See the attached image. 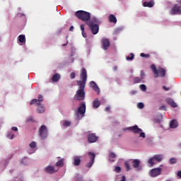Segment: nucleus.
I'll return each mask as SVG.
<instances>
[{
	"label": "nucleus",
	"instance_id": "nucleus-1",
	"mask_svg": "<svg viewBox=\"0 0 181 181\" xmlns=\"http://www.w3.org/2000/svg\"><path fill=\"white\" fill-rule=\"evenodd\" d=\"M81 81H77L76 84L78 86V89L77 90L74 98L76 101H82L86 98V92L84 89L86 88V83H87V70L83 68L80 73Z\"/></svg>",
	"mask_w": 181,
	"mask_h": 181
},
{
	"label": "nucleus",
	"instance_id": "nucleus-2",
	"mask_svg": "<svg viewBox=\"0 0 181 181\" xmlns=\"http://www.w3.org/2000/svg\"><path fill=\"white\" fill-rule=\"evenodd\" d=\"M86 25H88V28L90 29L93 35H97L100 30V27L98 25H101V20L94 17L89 21V22H87Z\"/></svg>",
	"mask_w": 181,
	"mask_h": 181
},
{
	"label": "nucleus",
	"instance_id": "nucleus-3",
	"mask_svg": "<svg viewBox=\"0 0 181 181\" xmlns=\"http://www.w3.org/2000/svg\"><path fill=\"white\" fill-rule=\"evenodd\" d=\"M75 16L78 19L83 21V22H90V19H91V14L89 12L85 11H78L75 13Z\"/></svg>",
	"mask_w": 181,
	"mask_h": 181
},
{
	"label": "nucleus",
	"instance_id": "nucleus-4",
	"mask_svg": "<svg viewBox=\"0 0 181 181\" xmlns=\"http://www.w3.org/2000/svg\"><path fill=\"white\" fill-rule=\"evenodd\" d=\"M151 69L154 74L155 78H158V77H165L166 76V71L165 69L159 67L156 69V66L155 64H151Z\"/></svg>",
	"mask_w": 181,
	"mask_h": 181
},
{
	"label": "nucleus",
	"instance_id": "nucleus-5",
	"mask_svg": "<svg viewBox=\"0 0 181 181\" xmlns=\"http://www.w3.org/2000/svg\"><path fill=\"white\" fill-rule=\"evenodd\" d=\"M38 135L41 139V141H45L46 138H47V135H49V132L47 131V127L43 124L42 125L38 130Z\"/></svg>",
	"mask_w": 181,
	"mask_h": 181
},
{
	"label": "nucleus",
	"instance_id": "nucleus-6",
	"mask_svg": "<svg viewBox=\"0 0 181 181\" xmlns=\"http://www.w3.org/2000/svg\"><path fill=\"white\" fill-rule=\"evenodd\" d=\"M162 159H163V155H154L148 159V164L152 168L156 164L155 160L156 162H162Z\"/></svg>",
	"mask_w": 181,
	"mask_h": 181
},
{
	"label": "nucleus",
	"instance_id": "nucleus-7",
	"mask_svg": "<svg viewBox=\"0 0 181 181\" xmlns=\"http://www.w3.org/2000/svg\"><path fill=\"white\" fill-rule=\"evenodd\" d=\"M177 4H175L170 11V15H181V0L177 1ZM180 5V6H179Z\"/></svg>",
	"mask_w": 181,
	"mask_h": 181
},
{
	"label": "nucleus",
	"instance_id": "nucleus-8",
	"mask_svg": "<svg viewBox=\"0 0 181 181\" xmlns=\"http://www.w3.org/2000/svg\"><path fill=\"white\" fill-rule=\"evenodd\" d=\"M84 114H86V102L81 103L79 107L77 110L76 115L77 118H80V115L81 118H83V117H84Z\"/></svg>",
	"mask_w": 181,
	"mask_h": 181
},
{
	"label": "nucleus",
	"instance_id": "nucleus-9",
	"mask_svg": "<svg viewBox=\"0 0 181 181\" xmlns=\"http://www.w3.org/2000/svg\"><path fill=\"white\" fill-rule=\"evenodd\" d=\"M127 129H129V131H132V132H133V134H139L140 138L146 137L145 134L144 132H142V130L139 127H138V125L130 127L127 128Z\"/></svg>",
	"mask_w": 181,
	"mask_h": 181
},
{
	"label": "nucleus",
	"instance_id": "nucleus-10",
	"mask_svg": "<svg viewBox=\"0 0 181 181\" xmlns=\"http://www.w3.org/2000/svg\"><path fill=\"white\" fill-rule=\"evenodd\" d=\"M160 173H162V168H160L152 169L149 172L151 177H156L157 176H159Z\"/></svg>",
	"mask_w": 181,
	"mask_h": 181
},
{
	"label": "nucleus",
	"instance_id": "nucleus-11",
	"mask_svg": "<svg viewBox=\"0 0 181 181\" xmlns=\"http://www.w3.org/2000/svg\"><path fill=\"white\" fill-rule=\"evenodd\" d=\"M88 155L90 159V161L86 164V168H91L94 165V160L95 159V153L93 152H88Z\"/></svg>",
	"mask_w": 181,
	"mask_h": 181
},
{
	"label": "nucleus",
	"instance_id": "nucleus-12",
	"mask_svg": "<svg viewBox=\"0 0 181 181\" xmlns=\"http://www.w3.org/2000/svg\"><path fill=\"white\" fill-rule=\"evenodd\" d=\"M87 138L89 144H94L96 141L98 140V137L94 133L88 134Z\"/></svg>",
	"mask_w": 181,
	"mask_h": 181
},
{
	"label": "nucleus",
	"instance_id": "nucleus-13",
	"mask_svg": "<svg viewBox=\"0 0 181 181\" xmlns=\"http://www.w3.org/2000/svg\"><path fill=\"white\" fill-rule=\"evenodd\" d=\"M101 43L103 50H108V47H110V40L107 38H103L101 40Z\"/></svg>",
	"mask_w": 181,
	"mask_h": 181
},
{
	"label": "nucleus",
	"instance_id": "nucleus-14",
	"mask_svg": "<svg viewBox=\"0 0 181 181\" xmlns=\"http://www.w3.org/2000/svg\"><path fill=\"white\" fill-rule=\"evenodd\" d=\"M46 173H49V175H53V173H56L57 170H54V168L52 165H48L44 169Z\"/></svg>",
	"mask_w": 181,
	"mask_h": 181
},
{
	"label": "nucleus",
	"instance_id": "nucleus-15",
	"mask_svg": "<svg viewBox=\"0 0 181 181\" xmlns=\"http://www.w3.org/2000/svg\"><path fill=\"white\" fill-rule=\"evenodd\" d=\"M90 87L93 88L94 91L98 93V94H100V88H98V86L95 81H90Z\"/></svg>",
	"mask_w": 181,
	"mask_h": 181
},
{
	"label": "nucleus",
	"instance_id": "nucleus-16",
	"mask_svg": "<svg viewBox=\"0 0 181 181\" xmlns=\"http://www.w3.org/2000/svg\"><path fill=\"white\" fill-rule=\"evenodd\" d=\"M166 101H167V103L168 104V105H170L171 107H173V108H176V107H177V104H176V103H175L173 99L167 98Z\"/></svg>",
	"mask_w": 181,
	"mask_h": 181
},
{
	"label": "nucleus",
	"instance_id": "nucleus-17",
	"mask_svg": "<svg viewBox=\"0 0 181 181\" xmlns=\"http://www.w3.org/2000/svg\"><path fill=\"white\" fill-rule=\"evenodd\" d=\"M80 163H81V158L79 156H75L74 158L73 164L74 166H80Z\"/></svg>",
	"mask_w": 181,
	"mask_h": 181
},
{
	"label": "nucleus",
	"instance_id": "nucleus-18",
	"mask_svg": "<svg viewBox=\"0 0 181 181\" xmlns=\"http://www.w3.org/2000/svg\"><path fill=\"white\" fill-rule=\"evenodd\" d=\"M178 126H179V124L177 123V119H173L170 123V128L175 129V128H177Z\"/></svg>",
	"mask_w": 181,
	"mask_h": 181
},
{
	"label": "nucleus",
	"instance_id": "nucleus-19",
	"mask_svg": "<svg viewBox=\"0 0 181 181\" xmlns=\"http://www.w3.org/2000/svg\"><path fill=\"white\" fill-rule=\"evenodd\" d=\"M153 5H155V3L153 2V1H145L143 3V6L144 7H148V8H152V6H153Z\"/></svg>",
	"mask_w": 181,
	"mask_h": 181
},
{
	"label": "nucleus",
	"instance_id": "nucleus-20",
	"mask_svg": "<svg viewBox=\"0 0 181 181\" xmlns=\"http://www.w3.org/2000/svg\"><path fill=\"white\" fill-rule=\"evenodd\" d=\"M108 19L110 23H117V17H115L114 14H110L108 16Z\"/></svg>",
	"mask_w": 181,
	"mask_h": 181
},
{
	"label": "nucleus",
	"instance_id": "nucleus-21",
	"mask_svg": "<svg viewBox=\"0 0 181 181\" xmlns=\"http://www.w3.org/2000/svg\"><path fill=\"white\" fill-rule=\"evenodd\" d=\"M60 80V74H55L52 76V81L53 83H57Z\"/></svg>",
	"mask_w": 181,
	"mask_h": 181
},
{
	"label": "nucleus",
	"instance_id": "nucleus-22",
	"mask_svg": "<svg viewBox=\"0 0 181 181\" xmlns=\"http://www.w3.org/2000/svg\"><path fill=\"white\" fill-rule=\"evenodd\" d=\"M141 164V161L138 159H134L132 162V167L134 168H139V165Z\"/></svg>",
	"mask_w": 181,
	"mask_h": 181
},
{
	"label": "nucleus",
	"instance_id": "nucleus-23",
	"mask_svg": "<svg viewBox=\"0 0 181 181\" xmlns=\"http://www.w3.org/2000/svg\"><path fill=\"white\" fill-rule=\"evenodd\" d=\"M18 41L20 43H22V45H25V43H26V37L25 35H20L18 36Z\"/></svg>",
	"mask_w": 181,
	"mask_h": 181
},
{
	"label": "nucleus",
	"instance_id": "nucleus-24",
	"mask_svg": "<svg viewBox=\"0 0 181 181\" xmlns=\"http://www.w3.org/2000/svg\"><path fill=\"white\" fill-rule=\"evenodd\" d=\"M37 112H39L40 114H42V112H45V106L41 105L40 103H37Z\"/></svg>",
	"mask_w": 181,
	"mask_h": 181
},
{
	"label": "nucleus",
	"instance_id": "nucleus-25",
	"mask_svg": "<svg viewBox=\"0 0 181 181\" xmlns=\"http://www.w3.org/2000/svg\"><path fill=\"white\" fill-rule=\"evenodd\" d=\"M101 105V102L98 100V99H95L93 103V108H98Z\"/></svg>",
	"mask_w": 181,
	"mask_h": 181
},
{
	"label": "nucleus",
	"instance_id": "nucleus-26",
	"mask_svg": "<svg viewBox=\"0 0 181 181\" xmlns=\"http://www.w3.org/2000/svg\"><path fill=\"white\" fill-rule=\"evenodd\" d=\"M56 166H58L59 168H63L64 166V159H61L59 161L56 163Z\"/></svg>",
	"mask_w": 181,
	"mask_h": 181
},
{
	"label": "nucleus",
	"instance_id": "nucleus-27",
	"mask_svg": "<svg viewBox=\"0 0 181 181\" xmlns=\"http://www.w3.org/2000/svg\"><path fill=\"white\" fill-rule=\"evenodd\" d=\"M124 168H126L127 172H129L132 168L131 167V165H129V162L125 161L124 162Z\"/></svg>",
	"mask_w": 181,
	"mask_h": 181
},
{
	"label": "nucleus",
	"instance_id": "nucleus-28",
	"mask_svg": "<svg viewBox=\"0 0 181 181\" xmlns=\"http://www.w3.org/2000/svg\"><path fill=\"white\" fill-rule=\"evenodd\" d=\"M134 57H135L134 53H130V55L126 57V60H134Z\"/></svg>",
	"mask_w": 181,
	"mask_h": 181
},
{
	"label": "nucleus",
	"instance_id": "nucleus-29",
	"mask_svg": "<svg viewBox=\"0 0 181 181\" xmlns=\"http://www.w3.org/2000/svg\"><path fill=\"white\" fill-rule=\"evenodd\" d=\"M176 162H177V160H176V158H171L169 160V163L170 165H175V163H176Z\"/></svg>",
	"mask_w": 181,
	"mask_h": 181
},
{
	"label": "nucleus",
	"instance_id": "nucleus-30",
	"mask_svg": "<svg viewBox=\"0 0 181 181\" xmlns=\"http://www.w3.org/2000/svg\"><path fill=\"white\" fill-rule=\"evenodd\" d=\"M140 56L141 57H146V59H149L151 57V55L149 54H145V53H141Z\"/></svg>",
	"mask_w": 181,
	"mask_h": 181
},
{
	"label": "nucleus",
	"instance_id": "nucleus-31",
	"mask_svg": "<svg viewBox=\"0 0 181 181\" xmlns=\"http://www.w3.org/2000/svg\"><path fill=\"white\" fill-rule=\"evenodd\" d=\"M141 80H142L141 78L139 77H135L134 78V84H138V83H140L141 82Z\"/></svg>",
	"mask_w": 181,
	"mask_h": 181
},
{
	"label": "nucleus",
	"instance_id": "nucleus-32",
	"mask_svg": "<svg viewBox=\"0 0 181 181\" xmlns=\"http://www.w3.org/2000/svg\"><path fill=\"white\" fill-rule=\"evenodd\" d=\"M13 136H15V134H13L12 132H8L7 134V138L8 139H13Z\"/></svg>",
	"mask_w": 181,
	"mask_h": 181
},
{
	"label": "nucleus",
	"instance_id": "nucleus-33",
	"mask_svg": "<svg viewBox=\"0 0 181 181\" xmlns=\"http://www.w3.org/2000/svg\"><path fill=\"white\" fill-rule=\"evenodd\" d=\"M139 88L141 90V91H146V85L141 84L139 86Z\"/></svg>",
	"mask_w": 181,
	"mask_h": 181
},
{
	"label": "nucleus",
	"instance_id": "nucleus-34",
	"mask_svg": "<svg viewBox=\"0 0 181 181\" xmlns=\"http://www.w3.org/2000/svg\"><path fill=\"white\" fill-rule=\"evenodd\" d=\"M71 125V122L67 120H65L63 123V127H70Z\"/></svg>",
	"mask_w": 181,
	"mask_h": 181
},
{
	"label": "nucleus",
	"instance_id": "nucleus-35",
	"mask_svg": "<svg viewBox=\"0 0 181 181\" xmlns=\"http://www.w3.org/2000/svg\"><path fill=\"white\" fill-rule=\"evenodd\" d=\"M30 105H33V104H40L39 101L37 100V99H33L30 103Z\"/></svg>",
	"mask_w": 181,
	"mask_h": 181
},
{
	"label": "nucleus",
	"instance_id": "nucleus-36",
	"mask_svg": "<svg viewBox=\"0 0 181 181\" xmlns=\"http://www.w3.org/2000/svg\"><path fill=\"white\" fill-rule=\"evenodd\" d=\"M137 107H138V108H139V110H142V108H144V107H145V105H144V103H139L137 104Z\"/></svg>",
	"mask_w": 181,
	"mask_h": 181
},
{
	"label": "nucleus",
	"instance_id": "nucleus-37",
	"mask_svg": "<svg viewBox=\"0 0 181 181\" xmlns=\"http://www.w3.org/2000/svg\"><path fill=\"white\" fill-rule=\"evenodd\" d=\"M140 78L141 80H144V78H145V72H144V71H141L140 73Z\"/></svg>",
	"mask_w": 181,
	"mask_h": 181
},
{
	"label": "nucleus",
	"instance_id": "nucleus-38",
	"mask_svg": "<svg viewBox=\"0 0 181 181\" xmlns=\"http://www.w3.org/2000/svg\"><path fill=\"white\" fill-rule=\"evenodd\" d=\"M38 103L40 104V103H42V101H43V95H38V99H37Z\"/></svg>",
	"mask_w": 181,
	"mask_h": 181
},
{
	"label": "nucleus",
	"instance_id": "nucleus-39",
	"mask_svg": "<svg viewBox=\"0 0 181 181\" xmlns=\"http://www.w3.org/2000/svg\"><path fill=\"white\" fill-rule=\"evenodd\" d=\"M29 146L30 148H36V146H37L36 142H35V141L31 142Z\"/></svg>",
	"mask_w": 181,
	"mask_h": 181
},
{
	"label": "nucleus",
	"instance_id": "nucleus-40",
	"mask_svg": "<svg viewBox=\"0 0 181 181\" xmlns=\"http://www.w3.org/2000/svg\"><path fill=\"white\" fill-rule=\"evenodd\" d=\"M116 173H119L121 172V167L117 166L115 169Z\"/></svg>",
	"mask_w": 181,
	"mask_h": 181
},
{
	"label": "nucleus",
	"instance_id": "nucleus-41",
	"mask_svg": "<svg viewBox=\"0 0 181 181\" xmlns=\"http://www.w3.org/2000/svg\"><path fill=\"white\" fill-rule=\"evenodd\" d=\"M110 158H112V159H114L116 158V155L115 153H114L113 152L110 153V155H109Z\"/></svg>",
	"mask_w": 181,
	"mask_h": 181
},
{
	"label": "nucleus",
	"instance_id": "nucleus-42",
	"mask_svg": "<svg viewBox=\"0 0 181 181\" xmlns=\"http://www.w3.org/2000/svg\"><path fill=\"white\" fill-rule=\"evenodd\" d=\"M71 78H76V74L74 72H71L70 74Z\"/></svg>",
	"mask_w": 181,
	"mask_h": 181
},
{
	"label": "nucleus",
	"instance_id": "nucleus-43",
	"mask_svg": "<svg viewBox=\"0 0 181 181\" xmlns=\"http://www.w3.org/2000/svg\"><path fill=\"white\" fill-rule=\"evenodd\" d=\"M80 29H81L82 33L84 32V30H85L84 24H82V25H80Z\"/></svg>",
	"mask_w": 181,
	"mask_h": 181
},
{
	"label": "nucleus",
	"instance_id": "nucleus-44",
	"mask_svg": "<svg viewBox=\"0 0 181 181\" xmlns=\"http://www.w3.org/2000/svg\"><path fill=\"white\" fill-rule=\"evenodd\" d=\"M110 110H111V107H110V106H107V107H106L105 108V111L106 112H108V111H110Z\"/></svg>",
	"mask_w": 181,
	"mask_h": 181
},
{
	"label": "nucleus",
	"instance_id": "nucleus-45",
	"mask_svg": "<svg viewBox=\"0 0 181 181\" xmlns=\"http://www.w3.org/2000/svg\"><path fill=\"white\" fill-rule=\"evenodd\" d=\"M163 88L165 91H169V90H170V88H168V87H166V86H163Z\"/></svg>",
	"mask_w": 181,
	"mask_h": 181
},
{
	"label": "nucleus",
	"instance_id": "nucleus-46",
	"mask_svg": "<svg viewBox=\"0 0 181 181\" xmlns=\"http://www.w3.org/2000/svg\"><path fill=\"white\" fill-rule=\"evenodd\" d=\"M11 129H12V131H15V132H18V127H13L11 128Z\"/></svg>",
	"mask_w": 181,
	"mask_h": 181
},
{
	"label": "nucleus",
	"instance_id": "nucleus-47",
	"mask_svg": "<svg viewBox=\"0 0 181 181\" xmlns=\"http://www.w3.org/2000/svg\"><path fill=\"white\" fill-rule=\"evenodd\" d=\"M82 36L83 37H87V33H86V32H82Z\"/></svg>",
	"mask_w": 181,
	"mask_h": 181
},
{
	"label": "nucleus",
	"instance_id": "nucleus-48",
	"mask_svg": "<svg viewBox=\"0 0 181 181\" xmlns=\"http://www.w3.org/2000/svg\"><path fill=\"white\" fill-rule=\"evenodd\" d=\"M74 30V26L71 25L69 28L70 32H73Z\"/></svg>",
	"mask_w": 181,
	"mask_h": 181
},
{
	"label": "nucleus",
	"instance_id": "nucleus-49",
	"mask_svg": "<svg viewBox=\"0 0 181 181\" xmlns=\"http://www.w3.org/2000/svg\"><path fill=\"white\" fill-rule=\"evenodd\" d=\"M160 110H166V106H165V105H163V106H161L160 107Z\"/></svg>",
	"mask_w": 181,
	"mask_h": 181
},
{
	"label": "nucleus",
	"instance_id": "nucleus-50",
	"mask_svg": "<svg viewBox=\"0 0 181 181\" xmlns=\"http://www.w3.org/2000/svg\"><path fill=\"white\" fill-rule=\"evenodd\" d=\"M118 70V66L113 67V71H117Z\"/></svg>",
	"mask_w": 181,
	"mask_h": 181
},
{
	"label": "nucleus",
	"instance_id": "nucleus-51",
	"mask_svg": "<svg viewBox=\"0 0 181 181\" xmlns=\"http://www.w3.org/2000/svg\"><path fill=\"white\" fill-rule=\"evenodd\" d=\"M177 176L178 177H181V171L177 172Z\"/></svg>",
	"mask_w": 181,
	"mask_h": 181
},
{
	"label": "nucleus",
	"instance_id": "nucleus-52",
	"mask_svg": "<svg viewBox=\"0 0 181 181\" xmlns=\"http://www.w3.org/2000/svg\"><path fill=\"white\" fill-rule=\"evenodd\" d=\"M69 44V41H66V44H63L62 46H67V45Z\"/></svg>",
	"mask_w": 181,
	"mask_h": 181
},
{
	"label": "nucleus",
	"instance_id": "nucleus-53",
	"mask_svg": "<svg viewBox=\"0 0 181 181\" xmlns=\"http://www.w3.org/2000/svg\"><path fill=\"white\" fill-rule=\"evenodd\" d=\"M28 121H30V119H28Z\"/></svg>",
	"mask_w": 181,
	"mask_h": 181
}]
</instances>
